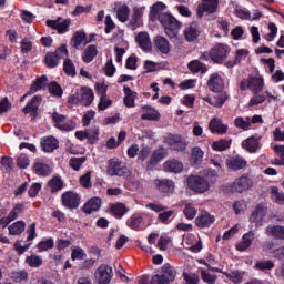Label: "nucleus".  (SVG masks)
Masks as SVG:
<instances>
[{
    "label": "nucleus",
    "mask_w": 284,
    "mask_h": 284,
    "mask_svg": "<svg viewBox=\"0 0 284 284\" xmlns=\"http://www.w3.org/2000/svg\"><path fill=\"white\" fill-rule=\"evenodd\" d=\"M94 101V91L89 87H82L68 99L69 105H91Z\"/></svg>",
    "instance_id": "nucleus-1"
},
{
    "label": "nucleus",
    "mask_w": 284,
    "mask_h": 284,
    "mask_svg": "<svg viewBox=\"0 0 284 284\" xmlns=\"http://www.w3.org/2000/svg\"><path fill=\"white\" fill-rule=\"evenodd\" d=\"M160 23L164 28V32L170 39H176L183 24L171 14L163 13L160 17Z\"/></svg>",
    "instance_id": "nucleus-2"
},
{
    "label": "nucleus",
    "mask_w": 284,
    "mask_h": 284,
    "mask_svg": "<svg viewBox=\"0 0 284 284\" xmlns=\"http://www.w3.org/2000/svg\"><path fill=\"white\" fill-rule=\"evenodd\" d=\"M265 88V79L263 75H250L247 79H243L240 82V90H251L253 94H261Z\"/></svg>",
    "instance_id": "nucleus-3"
},
{
    "label": "nucleus",
    "mask_w": 284,
    "mask_h": 284,
    "mask_svg": "<svg viewBox=\"0 0 284 284\" xmlns=\"http://www.w3.org/2000/svg\"><path fill=\"white\" fill-rule=\"evenodd\" d=\"M174 281H176V268L168 263L161 267V274L153 275L155 284H170Z\"/></svg>",
    "instance_id": "nucleus-4"
},
{
    "label": "nucleus",
    "mask_w": 284,
    "mask_h": 284,
    "mask_svg": "<svg viewBox=\"0 0 284 284\" xmlns=\"http://www.w3.org/2000/svg\"><path fill=\"white\" fill-rule=\"evenodd\" d=\"M254 186V180L248 173L242 174L240 178L235 179L231 184L232 192H237L239 194H243V192H247V190H252Z\"/></svg>",
    "instance_id": "nucleus-5"
},
{
    "label": "nucleus",
    "mask_w": 284,
    "mask_h": 284,
    "mask_svg": "<svg viewBox=\"0 0 284 284\" xmlns=\"http://www.w3.org/2000/svg\"><path fill=\"white\" fill-rule=\"evenodd\" d=\"M187 187L197 194H205L210 190V182L200 175H191L187 178Z\"/></svg>",
    "instance_id": "nucleus-6"
},
{
    "label": "nucleus",
    "mask_w": 284,
    "mask_h": 284,
    "mask_svg": "<svg viewBox=\"0 0 284 284\" xmlns=\"http://www.w3.org/2000/svg\"><path fill=\"white\" fill-rule=\"evenodd\" d=\"M230 52H232L230 45L217 43L210 50L211 61H214V63H223V61L230 57Z\"/></svg>",
    "instance_id": "nucleus-7"
},
{
    "label": "nucleus",
    "mask_w": 284,
    "mask_h": 284,
    "mask_svg": "<svg viewBox=\"0 0 284 284\" xmlns=\"http://www.w3.org/2000/svg\"><path fill=\"white\" fill-rule=\"evenodd\" d=\"M164 142L171 150H174L175 152H185L187 149V141L185 138L179 135V134H169L164 138Z\"/></svg>",
    "instance_id": "nucleus-8"
},
{
    "label": "nucleus",
    "mask_w": 284,
    "mask_h": 284,
    "mask_svg": "<svg viewBox=\"0 0 284 284\" xmlns=\"http://www.w3.org/2000/svg\"><path fill=\"white\" fill-rule=\"evenodd\" d=\"M108 174L110 176H125L128 174V166L116 158H113L109 161Z\"/></svg>",
    "instance_id": "nucleus-9"
},
{
    "label": "nucleus",
    "mask_w": 284,
    "mask_h": 284,
    "mask_svg": "<svg viewBox=\"0 0 284 284\" xmlns=\"http://www.w3.org/2000/svg\"><path fill=\"white\" fill-rule=\"evenodd\" d=\"M62 205L69 210H77L81 205V196L74 191H67L62 194Z\"/></svg>",
    "instance_id": "nucleus-10"
},
{
    "label": "nucleus",
    "mask_w": 284,
    "mask_h": 284,
    "mask_svg": "<svg viewBox=\"0 0 284 284\" xmlns=\"http://www.w3.org/2000/svg\"><path fill=\"white\" fill-rule=\"evenodd\" d=\"M126 225L131 230L141 232V230H145V227L150 226V222H146L145 216H143L142 214L135 213L128 219Z\"/></svg>",
    "instance_id": "nucleus-11"
},
{
    "label": "nucleus",
    "mask_w": 284,
    "mask_h": 284,
    "mask_svg": "<svg viewBox=\"0 0 284 284\" xmlns=\"http://www.w3.org/2000/svg\"><path fill=\"white\" fill-rule=\"evenodd\" d=\"M219 10V0H202L197 7V17L201 19L204 14H214Z\"/></svg>",
    "instance_id": "nucleus-12"
},
{
    "label": "nucleus",
    "mask_w": 284,
    "mask_h": 284,
    "mask_svg": "<svg viewBox=\"0 0 284 284\" xmlns=\"http://www.w3.org/2000/svg\"><path fill=\"white\" fill-rule=\"evenodd\" d=\"M48 28L57 30L59 34H65L70 30V19L58 18L57 20H47Z\"/></svg>",
    "instance_id": "nucleus-13"
},
{
    "label": "nucleus",
    "mask_w": 284,
    "mask_h": 284,
    "mask_svg": "<svg viewBox=\"0 0 284 284\" xmlns=\"http://www.w3.org/2000/svg\"><path fill=\"white\" fill-rule=\"evenodd\" d=\"M242 148L250 152V154H256L261 150V136L252 135L242 141Z\"/></svg>",
    "instance_id": "nucleus-14"
},
{
    "label": "nucleus",
    "mask_w": 284,
    "mask_h": 284,
    "mask_svg": "<svg viewBox=\"0 0 284 284\" xmlns=\"http://www.w3.org/2000/svg\"><path fill=\"white\" fill-rule=\"evenodd\" d=\"M226 166L231 172H239L247 168V160L245 158L235 155L226 160Z\"/></svg>",
    "instance_id": "nucleus-15"
},
{
    "label": "nucleus",
    "mask_w": 284,
    "mask_h": 284,
    "mask_svg": "<svg viewBox=\"0 0 284 284\" xmlns=\"http://www.w3.org/2000/svg\"><path fill=\"white\" fill-rule=\"evenodd\" d=\"M214 221H216V217H214V215L207 212H202L195 217L194 224L200 230H205V227H210L211 225H213Z\"/></svg>",
    "instance_id": "nucleus-16"
},
{
    "label": "nucleus",
    "mask_w": 284,
    "mask_h": 284,
    "mask_svg": "<svg viewBox=\"0 0 284 284\" xmlns=\"http://www.w3.org/2000/svg\"><path fill=\"white\" fill-rule=\"evenodd\" d=\"M65 115L58 112H53L52 114V121L58 130H62L63 132H72V130H74V125L71 122H65Z\"/></svg>",
    "instance_id": "nucleus-17"
},
{
    "label": "nucleus",
    "mask_w": 284,
    "mask_h": 284,
    "mask_svg": "<svg viewBox=\"0 0 284 284\" xmlns=\"http://www.w3.org/2000/svg\"><path fill=\"white\" fill-rule=\"evenodd\" d=\"M95 277L100 284H109L112 281V267L102 264L95 271Z\"/></svg>",
    "instance_id": "nucleus-18"
},
{
    "label": "nucleus",
    "mask_w": 284,
    "mask_h": 284,
    "mask_svg": "<svg viewBox=\"0 0 284 284\" xmlns=\"http://www.w3.org/2000/svg\"><path fill=\"white\" fill-rule=\"evenodd\" d=\"M207 85L211 92H221L225 88V81L219 73H213L209 78Z\"/></svg>",
    "instance_id": "nucleus-19"
},
{
    "label": "nucleus",
    "mask_w": 284,
    "mask_h": 284,
    "mask_svg": "<svg viewBox=\"0 0 284 284\" xmlns=\"http://www.w3.org/2000/svg\"><path fill=\"white\" fill-rule=\"evenodd\" d=\"M153 43L156 52H161V54H170L172 45H170V41H168V38L158 36L154 38Z\"/></svg>",
    "instance_id": "nucleus-20"
},
{
    "label": "nucleus",
    "mask_w": 284,
    "mask_h": 284,
    "mask_svg": "<svg viewBox=\"0 0 284 284\" xmlns=\"http://www.w3.org/2000/svg\"><path fill=\"white\" fill-rule=\"evenodd\" d=\"M40 145L43 152L52 153L59 148V140L52 135L44 136L41 139Z\"/></svg>",
    "instance_id": "nucleus-21"
},
{
    "label": "nucleus",
    "mask_w": 284,
    "mask_h": 284,
    "mask_svg": "<svg viewBox=\"0 0 284 284\" xmlns=\"http://www.w3.org/2000/svg\"><path fill=\"white\" fill-rule=\"evenodd\" d=\"M154 185L159 192H162L163 194H172V192H174V181L170 179H158L154 181Z\"/></svg>",
    "instance_id": "nucleus-22"
},
{
    "label": "nucleus",
    "mask_w": 284,
    "mask_h": 284,
    "mask_svg": "<svg viewBox=\"0 0 284 284\" xmlns=\"http://www.w3.org/2000/svg\"><path fill=\"white\" fill-rule=\"evenodd\" d=\"M266 236H272L275 241H284V226L270 224L265 229Z\"/></svg>",
    "instance_id": "nucleus-23"
},
{
    "label": "nucleus",
    "mask_w": 284,
    "mask_h": 284,
    "mask_svg": "<svg viewBox=\"0 0 284 284\" xmlns=\"http://www.w3.org/2000/svg\"><path fill=\"white\" fill-rule=\"evenodd\" d=\"M267 216V206L264 204H258L256 209L253 211L252 215L250 216L251 223H263V219Z\"/></svg>",
    "instance_id": "nucleus-24"
},
{
    "label": "nucleus",
    "mask_w": 284,
    "mask_h": 284,
    "mask_svg": "<svg viewBox=\"0 0 284 284\" xmlns=\"http://www.w3.org/2000/svg\"><path fill=\"white\" fill-rule=\"evenodd\" d=\"M33 172L37 176H50L52 174V168L41 160H37L33 163Z\"/></svg>",
    "instance_id": "nucleus-25"
},
{
    "label": "nucleus",
    "mask_w": 284,
    "mask_h": 284,
    "mask_svg": "<svg viewBox=\"0 0 284 284\" xmlns=\"http://www.w3.org/2000/svg\"><path fill=\"white\" fill-rule=\"evenodd\" d=\"M135 41L144 52H150V50H152V41L150 40V34L148 32L138 33Z\"/></svg>",
    "instance_id": "nucleus-26"
},
{
    "label": "nucleus",
    "mask_w": 284,
    "mask_h": 284,
    "mask_svg": "<svg viewBox=\"0 0 284 284\" xmlns=\"http://www.w3.org/2000/svg\"><path fill=\"white\" fill-rule=\"evenodd\" d=\"M209 129L212 134H225L227 132V124H224L221 119L214 118L211 120Z\"/></svg>",
    "instance_id": "nucleus-27"
},
{
    "label": "nucleus",
    "mask_w": 284,
    "mask_h": 284,
    "mask_svg": "<svg viewBox=\"0 0 284 284\" xmlns=\"http://www.w3.org/2000/svg\"><path fill=\"white\" fill-rule=\"evenodd\" d=\"M253 241H254V232L251 231L248 233H245L242 236V241H240L236 244V251L237 252H245V250H248V247L252 246Z\"/></svg>",
    "instance_id": "nucleus-28"
},
{
    "label": "nucleus",
    "mask_w": 284,
    "mask_h": 284,
    "mask_svg": "<svg viewBox=\"0 0 284 284\" xmlns=\"http://www.w3.org/2000/svg\"><path fill=\"white\" fill-rule=\"evenodd\" d=\"M101 199L100 197H91L84 205L83 212L84 214H92V212H99L101 210Z\"/></svg>",
    "instance_id": "nucleus-29"
},
{
    "label": "nucleus",
    "mask_w": 284,
    "mask_h": 284,
    "mask_svg": "<svg viewBox=\"0 0 284 284\" xmlns=\"http://www.w3.org/2000/svg\"><path fill=\"white\" fill-rule=\"evenodd\" d=\"M41 101H43V98L38 94L34 95L30 102L27 103V105L22 109V112L24 114H30V112H37L39 110V105H41Z\"/></svg>",
    "instance_id": "nucleus-30"
},
{
    "label": "nucleus",
    "mask_w": 284,
    "mask_h": 284,
    "mask_svg": "<svg viewBox=\"0 0 284 284\" xmlns=\"http://www.w3.org/2000/svg\"><path fill=\"white\" fill-rule=\"evenodd\" d=\"M123 92H124V105L126 108H134L136 105L135 101H136V92L132 91V89H130V87H124L123 88Z\"/></svg>",
    "instance_id": "nucleus-31"
},
{
    "label": "nucleus",
    "mask_w": 284,
    "mask_h": 284,
    "mask_svg": "<svg viewBox=\"0 0 284 284\" xmlns=\"http://www.w3.org/2000/svg\"><path fill=\"white\" fill-rule=\"evenodd\" d=\"M143 110H145V113L142 114L141 119L142 121H159L161 119V113L152 106H143Z\"/></svg>",
    "instance_id": "nucleus-32"
},
{
    "label": "nucleus",
    "mask_w": 284,
    "mask_h": 284,
    "mask_svg": "<svg viewBox=\"0 0 284 284\" xmlns=\"http://www.w3.org/2000/svg\"><path fill=\"white\" fill-rule=\"evenodd\" d=\"M274 245H276L274 242H268L265 245V250L272 254L273 258H276L277 261H284V246L274 248Z\"/></svg>",
    "instance_id": "nucleus-33"
},
{
    "label": "nucleus",
    "mask_w": 284,
    "mask_h": 284,
    "mask_svg": "<svg viewBox=\"0 0 284 284\" xmlns=\"http://www.w3.org/2000/svg\"><path fill=\"white\" fill-rule=\"evenodd\" d=\"M232 145V139H221L212 142L211 148L214 152H225V150H230Z\"/></svg>",
    "instance_id": "nucleus-34"
},
{
    "label": "nucleus",
    "mask_w": 284,
    "mask_h": 284,
    "mask_svg": "<svg viewBox=\"0 0 284 284\" xmlns=\"http://www.w3.org/2000/svg\"><path fill=\"white\" fill-rule=\"evenodd\" d=\"M45 85H48V77L42 75L37 78L36 81L31 84V88L27 94H36V92H39V90H43Z\"/></svg>",
    "instance_id": "nucleus-35"
},
{
    "label": "nucleus",
    "mask_w": 284,
    "mask_h": 284,
    "mask_svg": "<svg viewBox=\"0 0 284 284\" xmlns=\"http://www.w3.org/2000/svg\"><path fill=\"white\" fill-rule=\"evenodd\" d=\"M97 54H99V50H97V45H94V44L88 45L84 49V52L82 54V61L84 63H92V61H94V58L97 57Z\"/></svg>",
    "instance_id": "nucleus-36"
},
{
    "label": "nucleus",
    "mask_w": 284,
    "mask_h": 284,
    "mask_svg": "<svg viewBox=\"0 0 284 284\" xmlns=\"http://www.w3.org/2000/svg\"><path fill=\"white\" fill-rule=\"evenodd\" d=\"M164 171L165 172H183V163L176 159L169 160L164 163Z\"/></svg>",
    "instance_id": "nucleus-37"
},
{
    "label": "nucleus",
    "mask_w": 284,
    "mask_h": 284,
    "mask_svg": "<svg viewBox=\"0 0 284 284\" xmlns=\"http://www.w3.org/2000/svg\"><path fill=\"white\" fill-rule=\"evenodd\" d=\"M9 234L11 236H19V234H23L26 232V222L24 221H17L8 226Z\"/></svg>",
    "instance_id": "nucleus-38"
},
{
    "label": "nucleus",
    "mask_w": 284,
    "mask_h": 284,
    "mask_svg": "<svg viewBox=\"0 0 284 284\" xmlns=\"http://www.w3.org/2000/svg\"><path fill=\"white\" fill-rule=\"evenodd\" d=\"M71 43L73 48H77V50L81 48L82 43L85 45L88 43V37L85 36V32L77 31L71 40Z\"/></svg>",
    "instance_id": "nucleus-39"
},
{
    "label": "nucleus",
    "mask_w": 284,
    "mask_h": 284,
    "mask_svg": "<svg viewBox=\"0 0 284 284\" xmlns=\"http://www.w3.org/2000/svg\"><path fill=\"white\" fill-rule=\"evenodd\" d=\"M111 213L115 219H122L128 214V207L123 203L111 204Z\"/></svg>",
    "instance_id": "nucleus-40"
},
{
    "label": "nucleus",
    "mask_w": 284,
    "mask_h": 284,
    "mask_svg": "<svg viewBox=\"0 0 284 284\" xmlns=\"http://www.w3.org/2000/svg\"><path fill=\"white\" fill-rule=\"evenodd\" d=\"M229 98L230 95L226 91L222 90L216 92V94L213 97V108H223Z\"/></svg>",
    "instance_id": "nucleus-41"
},
{
    "label": "nucleus",
    "mask_w": 284,
    "mask_h": 284,
    "mask_svg": "<svg viewBox=\"0 0 284 284\" xmlns=\"http://www.w3.org/2000/svg\"><path fill=\"white\" fill-rule=\"evenodd\" d=\"M234 125L239 130H243L244 132H247L252 128V120H250V116L243 118L239 116L234 120Z\"/></svg>",
    "instance_id": "nucleus-42"
},
{
    "label": "nucleus",
    "mask_w": 284,
    "mask_h": 284,
    "mask_svg": "<svg viewBox=\"0 0 284 284\" xmlns=\"http://www.w3.org/2000/svg\"><path fill=\"white\" fill-rule=\"evenodd\" d=\"M203 156H205V153L201 148L195 146L191 150V161L194 165H201L203 163Z\"/></svg>",
    "instance_id": "nucleus-43"
},
{
    "label": "nucleus",
    "mask_w": 284,
    "mask_h": 284,
    "mask_svg": "<svg viewBox=\"0 0 284 284\" xmlns=\"http://www.w3.org/2000/svg\"><path fill=\"white\" fill-rule=\"evenodd\" d=\"M184 34L187 41H194V39L200 34L199 24H196V22L191 23L186 27Z\"/></svg>",
    "instance_id": "nucleus-44"
},
{
    "label": "nucleus",
    "mask_w": 284,
    "mask_h": 284,
    "mask_svg": "<svg viewBox=\"0 0 284 284\" xmlns=\"http://www.w3.org/2000/svg\"><path fill=\"white\" fill-rule=\"evenodd\" d=\"M116 18L121 23H125L130 19V7L126 4L120 6L116 10Z\"/></svg>",
    "instance_id": "nucleus-45"
},
{
    "label": "nucleus",
    "mask_w": 284,
    "mask_h": 284,
    "mask_svg": "<svg viewBox=\"0 0 284 284\" xmlns=\"http://www.w3.org/2000/svg\"><path fill=\"white\" fill-rule=\"evenodd\" d=\"M143 68L145 72H159V70H163V63L154 62L152 60H145L143 63Z\"/></svg>",
    "instance_id": "nucleus-46"
},
{
    "label": "nucleus",
    "mask_w": 284,
    "mask_h": 284,
    "mask_svg": "<svg viewBox=\"0 0 284 284\" xmlns=\"http://www.w3.org/2000/svg\"><path fill=\"white\" fill-rule=\"evenodd\" d=\"M165 8L166 7L163 2H158L153 4L150 13L151 19H159V21H161V17H163V14L161 13L163 12V10H165Z\"/></svg>",
    "instance_id": "nucleus-47"
},
{
    "label": "nucleus",
    "mask_w": 284,
    "mask_h": 284,
    "mask_svg": "<svg viewBox=\"0 0 284 284\" xmlns=\"http://www.w3.org/2000/svg\"><path fill=\"white\" fill-rule=\"evenodd\" d=\"M255 270L265 272V270H274V262L272 260H257L254 265Z\"/></svg>",
    "instance_id": "nucleus-48"
},
{
    "label": "nucleus",
    "mask_w": 284,
    "mask_h": 284,
    "mask_svg": "<svg viewBox=\"0 0 284 284\" xmlns=\"http://www.w3.org/2000/svg\"><path fill=\"white\" fill-rule=\"evenodd\" d=\"M48 186L50 189V192H59L63 190V180H61L59 176H53L49 182Z\"/></svg>",
    "instance_id": "nucleus-49"
},
{
    "label": "nucleus",
    "mask_w": 284,
    "mask_h": 284,
    "mask_svg": "<svg viewBox=\"0 0 284 284\" xmlns=\"http://www.w3.org/2000/svg\"><path fill=\"white\" fill-rule=\"evenodd\" d=\"M271 199L277 205H284V193L276 186L271 187Z\"/></svg>",
    "instance_id": "nucleus-50"
},
{
    "label": "nucleus",
    "mask_w": 284,
    "mask_h": 284,
    "mask_svg": "<svg viewBox=\"0 0 284 284\" xmlns=\"http://www.w3.org/2000/svg\"><path fill=\"white\" fill-rule=\"evenodd\" d=\"M24 262L29 267H33V268L41 267L43 265V258L34 254L27 256Z\"/></svg>",
    "instance_id": "nucleus-51"
},
{
    "label": "nucleus",
    "mask_w": 284,
    "mask_h": 284,
    "mask_svg": "<svg viewBox=\"0 0 284 284\" xmlns=\"http://www.w3.org/2000/svg\"><path fill=\"white\" fill-rule=\"evenodd\" d=\"M141 17H143V9L134 8L130 20V26H133V28H139V26H141Z\"/></svg>",
    "instance_id": "nucleus-52"
},
{
    "label": "nucleus",
    "mask_w": 284,
    "mask_h": 284,
    "mask_svg": "<svg viewBox=\"0 0 284 284\" xmlns=\"http://www.w3.org/2000/svg\"><path fill=\"white\" fill-rule=\"evenodd\" d=\"M63 71L68 77H77V67H74V62L69 58H65L63 61Z\"/></svg>",
    "instance_id": "nucleus-53"
},
{
    "label": "nucleus",
    "mask_w": 284,
    "mask_h": 284,
    "mask_svg": "<svg viewBox=\"0 0 284 284\" xmlns=\"http://www.w3.org/2000/svg\"><path fill=\"white\" fill-rule=\"evenodd\" d=\"M87 141L90 145H94L99 141V126L87 129Z\"/></svg>",
    "instance_id": "nucleus-54"
},
{
    "label": "nucleus",
    "mask_w": 284,
    "mask_h": 284,
    "mask_svg": "<svg viewBox=\"0 0 284 284\" xmlns=\"http://www.w3.org/2000/svg\"><path fill=\"white\" fill-rule=\"evenodd\" d=\"M224 276H226L231 283L241 284L243 283L244 273L241 271H233L231 273H224Z\"/></svg>",
    "instance_id": "nucleus-55"
},
{
    "label": "nucleus",
    "mask_w": 284,
    "mask_h": 284,
    "mask_svg": "<svg viewBox=\"0 0 284 284\" xmlns=\"http://www.w3.org/2000/svg\"><path fill=\"white\" fill-rule=\"evenodd\" d=\"M189 69L191 70V72H202V74H205V72H207V67H205V64H203L199 60L191 61L189 63Z\"/></svg>",
    "instance_id": "nucleus-56"
},
{
    "label": "nucleus",
    "mask_w": 284,
    "mask_h": 284,
    "mask_svg": "<svg viewBox=\"0 0 284 284\" xmlns=\"http://www.w3.org/2000/svg\"><path fill=\"white\" fill-rule=\"evenodd\" d=\"M23 210H26V206L23 203H18L14 205V207L9 212L8 217L12 221H17L19 219L20 214H23Z\"/></svg>",
    "instance_id": "nucleus-57"
},
{
    "label": "nucleus",
    "mask_w": 284,
    "mask_h": 284,
    "mask_svg": "<svg viewBox=\"0 0 284 284\" xmlns=\"http://www.w3.org/2000/svg\"><path fill=\"white\" fill-rule=\"evenodd\" d=\"M197 212L199 211L196 210V207H194V204H192V203L185 204V206L183 209V214H184V216H186V219L189 221H193V219L196 217Z\"/></svg>",
    "instance_id": "nucleus-58"
},
{
    "label": "nucleus",
    "mask_w": 284,
    "mask_h": 284,
    "mask_svg": "<svg viewBox=\"0 0 284 284\" xmlns=\"http://www.w3.org/2000/svg\"><path fill=\"white\" fill-rule=\"evenodd\" d=\"M85 161H88L87 156L71 158L69 161V165H70V168H72V170H74L75 172H79V170H81V165H83V163H85Z\"/></svg>",
    "instance_id": "nucleus-59"
},
{
    "label": "nucleus",
    "mask_w": 284,
    "mask_h": 284,
    "mask_svg": "<svg viewBox=\"0 0 284 284\" xmlns=\"http://www.w3.org/2000/svg\"><path fill=\"white\" fill-rule=\"evenodd\" d=\"M38 252H48V250H52L54 247V239L49 237L45 241H41L37 245Z\"/></svg>",
    "instance_id": "nucleus-60"
},
{
    "label": "nucleus",
    "mask_w": 284,
    "mask_h": 284,
    "mask_svg": "<svg viewBox=\"0 0 284 284\" xmlns=\"http://www.w3.org/2000/svg\"><path fill=\"white\" fill-rule=\"evenodd\" d=\"M85 256H88V254H85V251L80 246H74L72 248V253H71L72 261H83Z\"/></svg>",
    "instance_id": "nucleus-61"
},
{
    "label": "nucleus",
    "mask_w": 284,
    "mask_h": 284,
    "mask_svg": "<svg viewBox=\"0 0 284 284\" xmlns=\"http://www.w3.org/2000/svg\"><path fill=\"white\" fill-rule=\"evenodd\" d=\"M49 92L53 97H59V98L63 97V88H61V85L58 84L57 82L49 83Z\"/></svg>",
    "instance_id": "nucleus-62"
},
{
    "label": "nucleus",
    "mask_w": 284,
    "mask_h": 284,
    "mask_svg": "<svg viewBox=\"0 0 284 284\" xmlns=\"http://www.w3.org/2000/svg\"><path fill=\"white\" fill-rule=\"evenodd\" d=\"M11 278L14 281V283H23V281H28V272L14 271L11 275Z\"/></svg>",
    "instance_id": "nucleus-63"
},
{
    "label": "nucleus",
    "mask_w": 284,
    "mask_h": 284,
    "mask_svg": "<svg viewBox=\"0 0 284 284\" xmlns=\"http://www.w3.org/2000/svg\"><path fill=\"white\" fill-rule=\"evenodd\" d=\"M186 284H199L201 283V278L194 273H183L182 274Z\"/></svg>",
    "instance_id": "nucleus-64"
}]
</instances>
